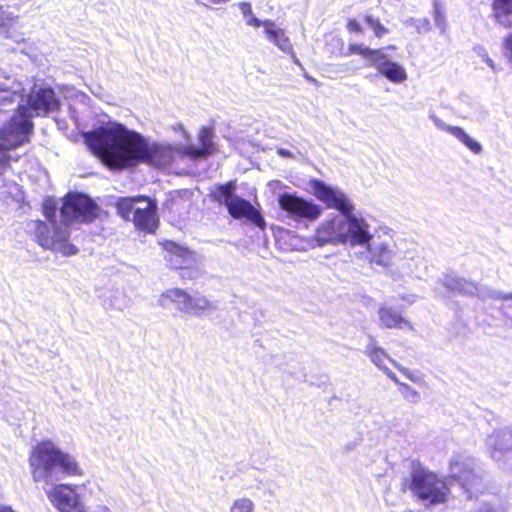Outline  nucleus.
Masks as SVG:
<instances>
[{
  "mask_svg": "<svg viewBox=\"0 0 512 512\" xmlns=\"http://www.w3.org/2000/svg\"><path fill=\"white\" fill-rule=\"evenodd\" d=\"M504 298H505V299H511V298H512V296H505Z\"/></svg>",
  "mask_w": 512,
  "mask_h": 512,
  "instance_id": "37",
  "label": "nucleus"
},
{
  "mask_svg": "<svg viewBox=\"0 0 512 512\" xmlns=\"http://www.w3.org/2000/svg\"><path fill=\"white\" fill-rule=\"evenodd\" d=\"M466 472L468 473L465 480L462 481L461 477L459 475H452L451 478L459 483L463 487H466L468 484H472L473 480L477 478V476L474 474L473 470L469 467L465 468Z\"/></svg>",
  "mask_w": 512,
  "mask_h": 512,
  "instance_id": "30",
  "label": "nucleus"
},
{
  "mask_svg": "<svg viewBox=\"0 0 512 512\" xmlns=\"http://www.w3.org/2000/svg\"><path fill=\"white\" fill-rule=\"evenodd\" d=\"M399 391L409 402L416 403L420 400L419 393L406 383H398Z\"/></svg>",
  "mask_w": 512,
  "mask_h": 512,
  "instance_id": "27",
  "label": "nucleus"
},
{
  "mask_svg": "<svg viewBox=\"0 0 512 512\" xmlns=\"http://www.w3.org/2000/svg\"><path fill=\"white\" fill-rule=\"evenodd\" d=\"M491 11L492 18L498 25L512 28V0H492Z\"/></svg>",
  "mask_w": 512,
  "mask_h": 512,
  "instance_id": "19",
  "label": "nucleus"
},
{
  "mask_svg": "<svg viewBox=\"0 0 512 512\" xmlns=\"http://www.w3.org/2000/svg\"><path fill=\"white\" fill-rule=\"evenodd\" d=\"M33 480H51L61 473L65 476H81L83 470L76 459L58 448L51 440H41L35 444L28 457Z\"/></svg>",
  "mask_w": 512,
  "mask_h": 512,
  "instance_id": "2",
  "label": "nucleus"
},
{
  "mask_svg": "<svg viewBox=\"0 0 512 512\" xmlns=\"http://www.w3.org/2000/svg\"><path fill=\"white\" fill-rule=\"evenodd\" d=\"M379 72L393 83L403 82L407 78L405 69L393 61L384 62L380 66Z\"/></svg>",
  "mask_w": 512,
  "mask_h": 512,
  "instance_id": "22",
  "label": "nucleus"
},
{
  "mask_svg": "<svg viewBox=\"0 0 512 512\" xmlns=\"http://www.w3.org/2000/svg\"><path fill=\"white\" fill-rule=\"evenodd\" d=\"M239 8L242 14L247 17V19L253 15L252 6L249 2H241L239 3Z\"/></svg>",
  "mask_w": 512,
  "mask_h": 512,
  "instance_id": "31",
  "label": "nucleus"
},
{
  "mask_svg": "<svg viewBox=\"0 0 512 512\" xmlns=\"http://www.w3.org/2000/svg\"><path fill=\"white\" fill-rule=\"evenodd\" d=\"M363 21L372 29L376 38H382L389 32V29L382 24L381 20L378 17H374L372 14H365Z\"/></svg>",
  "mask_w": 512,
  "mask_h": 512,
  "instance_id": "25",
  "label": "nucleus"
},
{
  "mask_svg": "<svg viewBox=\"0 0 512 512\" xmlns=\"http://www.w3.org/2000/svg\"><path fill=\"white\" fill-rule=\"evenodd\" d=\"M69 238L67 230L60 227L51 228L43 220L34 221L33 239L44 250L59 252L66 257L76 255L79 249L70 242Z\"/></svg>",
  "mask_w": 512,
  "mask_h": 512,
  "instance_id": "8",
  "label": "nucleus"
},
{
  "mask_svg": "<svg viewBox=\"0 0 512 512\" xmlns=\"http://www.w3.org/2000/svg\"><path fill=\"white\" fill-rule=\"evenodd\" d=\"M504 48L507 51L510 59L512 60V33L504 39Z\"/></svg>",
  "mask_w": 512,
  "mask_h": 512,
  "instance_id": "33",
  "label": "nucleus"
},
{
  "mask_svg": "<svg viewBox=\"0 0 512 512\" xmlns=\"http://www.w3.org/2000/svg\"><path fill=\"white\" fill-rule=\"evenodd\" d=\"M158 303L163 309L174 308L177 311L194 315H201L205 311L215 308L213 302L205 296L194 297L180 288H170L164 291L160 295Z\"/></svg>",
  "mask_w": 512,
  "mask_h": 512,
  "instance_id": "9",
  "label": "nucleus"
},
{
  "mask_svg": "<svg viewBox=\"0 0 512 512\" xmlns=\"http://www.w3.org/2000/svg\"><path fill=\"white\" fill-rule=\"evenodd\" d=\"M400 490L411 492L417 500L431 506L446 503L450 495L446 479L420 464L412 467L409 476L402 480Z\"/></svg>",
  "mask_w": 512,
  "mask_h": 512,
  "instance_id": "3",
  "label": "nucleus"
},
{
  "mask_svg": "<svg viewBox=\"0 0 512 512\" xmlns=\"http://www.w3.org/2000/svg\"><path fill=\"white\" fill-rule=\"evenodd\" d=\"M264 32L268 40L276 45L280 50L288 54L293 53V46L285 31L282 28L277 27L272 20H266Z\"/></svg>",
  "mask_w": 512,
  "mask_h": 512,
  "instance_id": "18",
  "label": "nucleus"
},
{
  "mask_svg": "<svg viewBox=\"0 0 512 512\" xmlns=\"http://www.w3.org/2000/svg\"><path fill=\"white\" fill-rule=\"evenodd\" d=\"M253 508L254 504L250 499L241 498L233 502L230 512H252Z\"/></svg>",
  "mask_w": 512,
  "mask_h": 512,
  "instance_id": "28",
  "label": "nucleus"
},
{
  "mask_svg": "<svg viewBox=\"0 0 512 512\" xmlns=\"http://www.w3.org/2000/svg\"><path fill=\"white\" fill-rule=\"evenodd\" d=\"M236 181L231 180L226 183L217 184L210 189L209 198L211 201L226 206V203L232 201L235 195Z\"/></svg>",
  "mask_w": 512,
  "mask_h": 512,
  "instance_id": "20",
  "label": "nucleus"
},
{
  "mask_svg": "<svg viewBox=\"0 0 512 512\" xmlns=\"http://www.w3.org/2000/svg\"><path fill=\"white\" fill-rule=\"evenodd\" d=\"M443 130L449 134L455 136L461 141L471 152L479 154L482 151V146L475 140H473L461 127L446 125Z\"/></svg>",
  "mask_w": 512,
  "mask_h": 512,
  "instance_id": "23",
  "label": "nucleus"
},
{
  "mask_svg": "<svg viewBox=\"0 0 512 512\" xmlns=\"http://www.w3.org/2000/svg\"><path fill=\"white\" fill-rule=\"evenodd\" d=\"M346 55H359L364 59L375 61L383 58V53L380 49H372L368 46L358 44L356 42L349 43Z\"/></svg>",
  "mask_w": 512,
  "mask_h": 512,
  "instance_id": "24",
  "label": "nucleus"
},
{
  "mask_svg": "<svg viewBox=\"0 0 512 512\" xmlns=\"http://www.w3.org/2000/svg\"><path fill=\"white\" fill-rule=\"evenodd\" d=\"M346 30L351 35H362L364 33V28L360 21L354 17L348 18L345 24Z\"/></svg>",
  "mask_w": 512,
  "mask_h": 512,
  "instance_id": "29",
  "label": "nucleus"
},
{
  "mask_svg": "<svg viewBox=\"0 0 512 512\" xmlns=\"http://www.w3.org/2000/svg\"><path fill=\"white\" fill-rule=\"evenodd\" d=\"M365 354L370 358V360L379 368H384L385 363L387 361L391 362L399 371H401L407 378L413 380L414 377L412 374L401 367L398 363L390 358L388 353L381 347L376 345V342L373 340L365 350Z\"/></svg>",
  "mask_w": 512,
  "mask_h": 512,
  "instance_id": "17",
  "label": "nucleus"
},
{
  "mask_svg": "<svg viewBox=\"0 0 512 512\" xmlns=\"http://www.w3.org/2000/svg\"><path fill=\"white\" fill-rule=\"evenodd\" d=\"M32 114H27V107L18 106L9 121L0 128V175L10 167L8 151L30 142L33 123Z\"/></svg>",
  "mask_w": 512,
  "mask_h": 512,
  "instance_id": "6",
  "label": "nucleus"
},
{
  "mask_svg": "<svg viewBox=\"0 0 512 512\" xmlns=\"http://www.w3.org/2000/svg\"><path fill=\"white\" fill-rule=\"evenodd\" d=\"M85 142L90 151L110 170H125L147 164L167 166L172 162L170 146L150 142L141 133L121 123L88 132Z\"/></svg>",
  "mask_w": 512,
  "mask_h": 512,
  "instance_id": "1",
  "label": "nucleus"
},
{
  "mask_svg": "<svg viewBox=\"0 0 512 512\" xmlns=\"http://www.w3.org/2000/svg\"><path fill=\"white\" fill-rule=\"evenodd\" d=\"M434 16H435V19H438L441 17L440 8H439V4L437 1H435V3H434Z\"/></svg>",
  "mask_w": 512,
  "mask_h": 512,
  "instance_id": "36",
  "label": "nucleus"
},
{
  "mask_svg": "<svg viewBox=\"0 0 512 512\" xmlns=\"http://www.w3.org/2000/svg\"><path fill=\"white\" fill-rule=\"evenodd\" d=\"M165 252L164 259L168 267L179 272L181 280H194L198 276L197 259L195 252L173 240L164 239L160 242Z\"/></svg>",
  "mask_w": 512,
  "mask_h": 512,
  "instance_id": "7",
  "label": "nucleus"
},
{
  "mask_svg": "<svg viewBox=\"0 0 512 512\" xmlns=\"http://www.w3.org/2000/svg\"><path fill=\"white\" fill-rule=\"evenodd\" d=\"M226 208L234 219H248L261 229H264L266 226L261 213L248 200L242 197L236 195L232 201L226 203Z\"/></svg>",
  "mask_w": 512,
  "mask_h": 512,
  "instance_id": "14",
  "label": "nucleus"
},
{
  "mask_svg": "<svg viewBox=\"0 0 512 512\" xmlns=\"http://www.w3.org/2000/svg\"><path fill=\"white\" fill-rule=\"evenodd\" d=\"M339 223L337 220L332 219L325 221L321 224V226L317 229V235L319 239L325 242L329 241H341L345 242L347 240V235L341 234L338 231Z\"/></svg>",
  "mask_w": 512,
  "mask_h": 512,
  "instance_id": "21",
  "label": "nucleus"
},
{
  "mask_svg": "<svg viewBox=\"0 0 512 512\" xmlns=\"http://www.w3.org/2000/svg\"><path fill=\"white\" fill-rule=\"evenodd\" d=\"M198 4L208 5H221L227 3L229 0H195Z\"/></svg>",
  "mask_w": 512,
  "mask_h": 512,
  "instance_id": "34",
  "label": "nucleus"
},
{
  "mask_svg": "<svg viewBox=\"0 0 512 512\" xmlns=\"http://www.w3.org/2000/svg\"><path fill=\"white\" fill-rule=\"evenodd\" d=\"M212 138V128L208 126L202 127L199 132V140L201 145L199 147L187 145L183 148L182 154L193 160L211 155L215 151Z\"/></svg>",
  "mask_w": 512,
  "mask_h": 512,
  "instance_id": "15",
  "label": "nucleus"
},
{
  "mask_svg": "<svg viewBox=\"0 0 512 512\" xmlns=\"http://www.w3.org/2000/svg\"><path fill=\"white\" fill-rule=\"evenodd\" d=\"M384 370V372L386 373V375L398 386V383H401L399 381V379L397 378V376L392 372L390 371L387 367H384L382 368Z\"/></svg>",
  "mask_w": 512,
  "mask_h": 512,
  "instance_id": "35",
  "label": "nucleus"
},
{
  "mask_svg": "<svg viewBox=\"0 0 512 512\" xmlns=\"http://www.w3.org/2000/svg\"><path fill=\"white\" fill-rule=\"evenodd\" d=\"M311 193L327 208L338 210L348 222V233L350 242L354 245L367 243L371 236L368 232V225L363 219L352 215L353 206L344 193L333 189L319 179L309 181Z\"/></svg>",
  "mask_w": 512,
  "mask_h": 512,
  "instance_id": "4",
  "label": "nucleus"
},
{
  "mask_svg": "<svg viewBox=\"0 0 512 512\" xmlns=\"http://www.w3.org/2000/svg\"><path fill=\"white\" fill-rule=\"evenodd\" d=\"M27 113L35 112L36 115L47 114L59 108L60 102L54 90L50 87H35L27 95Z\"/></svg>",
  "mask_w": 512,
  "mask_h": 512,
  "instance_id": "13",
  "label": "nucleus"
},
{
  "mask_svg": "<svg viewBox=\"0 0 512 512\" xmlns=\"http://www.w3.org/2000/svg\"><path fill=\"white\" fill-rule=\"evenodd\" d=\"M117 214L125 221H131L135 229L143 234H155L160 221L157 203L146 195L120 197L115 203Z\"/></svg>",
  "mask_w": 512,
  "mask_h": 512,
  "instance_id": "5",
  "label": "nucleus"
},
{
  "mask_svg": "<svg viewBox=\"0 0 512 512\" xmlns=\"http://www.w3.org/2000/svg\"><path fill=\"white\" fill-rule=\"evenodd\" d=\"M247 24L249 26H252L254 28H259L261 26H263L265 28V23H266V20L262 21L260 19H258L257 17H255L254 15L250 16L248 19H247Z\"/></svg>",
  "mask_w": 512,
  "mask_h": 512,
  "instance_id": "32",
  "label": "nucleus"
},
{
  "mask_svg": "<svg viewBox=\"0 0 512 512\" xmlns=\"http://www.w3.org/2000/svg\"><path fill=\"white\" fill-rule=\"evenodd\" d=\"M280 208L294 220L315 221L322 209L311 200H306L296 194L283 193L278 197Z\"/></svg>",
  "mask_w": 512,
  "mask_h": 512,
  "instance_id": "11",
  "label": "nucleus"
},
{
  "mask_svg": "<svg viewBox=\"0 0 512 512\" xmlns=\"http://www.w3.org/2000/svg\"><path fill=\"white\" fill-rule=\"evenodd\" d=\"M57 205L54 200L47 199L42 204V213L45 218L52 224L56 223Z\"/></svg>",
  "mask_w": 512,
  "mask_h": 512,
  "instance_id": "26",
  "label": "nucleus"
},
{
  "mask_svg": "<svg viewBox=\"0 0 512 512\" xmlns=\"http://www.w3.org/2000/svg\"><path fill=\"white\" fill-rule=\"evenodd\" d=\"M47 497L59 512H79L84 510L75 486L69 484H54L52 488L47 491Z\"/></svg>",
  "mask_w": 512,
  "mask_h": 512,
  "instance_id": "12",
  "label": "nucleus"
},
{
  "mask_svg": "<svg viewBox=\"0 0 512 512\" xmlns=\"http://www.w3.org/2000/svg\"><path fill=\"white\" fill-rule=\"evenodd\" d=\"M380 326L387 329H404L410 327L407 321L399 311L393 307L381 305L378 309Z\"/></svg>",
  "mask_w": 512,
  "mask_h": 512,
  "instance_id": "16",
  "label": "nucleus"
},
{
  "mask_svg": "<svg viewBox=\"0 0 512 512\" xmlns=\"http://www.w3.org/2000/svg\"><path fill=\"white\" fill-rule=\"evenodd\" d=\"M66 222L91 223L98 217V206L90 197L81 193H68L60 208Z\"/></svg>",
  "mask_w": 512,
  "mask_h": 512,
  "instance_id": "10",
  "label": "nucleus"
}]
</instances>
